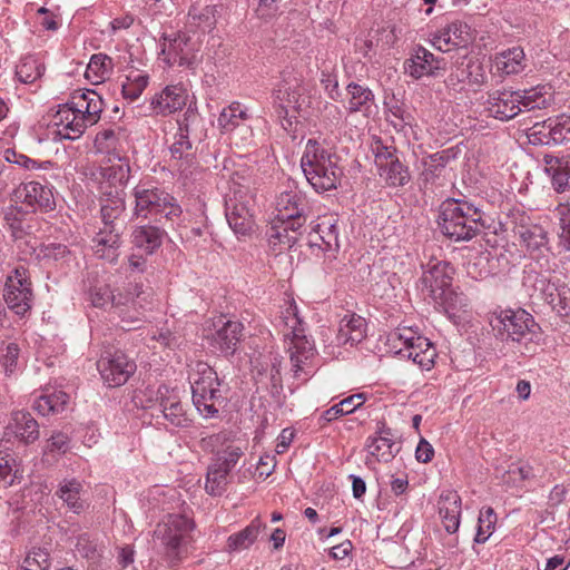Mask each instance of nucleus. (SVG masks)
Here are the masks:
<instances>
[{
    "instance_id": "f257e3e1",
    "label": "nucleus",
    "mask_w": 570,
    "mask_h": 570,
    "mask_svg": "<svg viewBox=\"0 0 570 570\" xmlns=\"http://www.w3.org/2000/svg\"><path fill=\"white\" fill-rule=\"evenodd\" d=\"M484 212L475 204L459 198H448L441 205L439 226L448 238L468 242L487 227Z\"/></svg>"
},
{
    "instance_id": "f03ea898",
    "label": "nucleus",
    "mask_w": 570,
    "mask_h": 570,
    "mask_svg": "<svg viewBox=\"0 0 570 570\" xmlns=\"http://www.w3.org/2000/svg\"><path fill=\"white\" fill-rule=\"evenodd\" d=\"M340 157L324 148L316 139H308L301 158L305 178L317 191L336 189L343 176Z\"/></svg>"
},
{
    "instance_id": "7ed1b4c3",
    "label": "nucleus",
    "mask_w": 570,
    "mask_h": 570,
    "mask_svg": "<svg viewBox=\"0 0 570 570\" xmlns=\"http://www.w3.org/2000/svg\"><path fill=\"white\" fill-rule=\"evenodd\" d=\"M552 102V96L544 87L524 90H495L489 94L488 111L500 120H510L522 111L546 109Z\"/></svg>"
},
{
    "instance_id": "20e7f679",
    "label": "nucleus",
    "mask_w": 570,
    "mask_h": 570,
    "mask_svg": "<svg viewBox=\"0 0 570 570\" xmlns=\"http://www.w3.org/2000/svg\"><path fill=\"white\" fill-rule=\"evenodd\" d=\"M490 325L501 341L523 345L524 351H520L522 354L535 352L541 336L540 326L527 311H501L492 316Z\"/></svg>"
},
{
    "instance_id": "39448f33",
    "label": "nucleus",
    "mask_w": 570,
    "mask_h": 570,
    "mask_svg": "<svg viewBox=\"0 0 570 570\" xmlns=\"http://www.w3.org/2000/svg\"><path fill=\"white\" fill-rule=\"evenodd\" d=\"M194 522L181 514H170L158 523L154 534L164 549V557L170 567H176L193 548Z\"/></svg>"
},
{
    "instance_id": "423d86ee",
    "label": "nucleus",
    "mask_w": 570,
    "mask_h": 570,
    "mask_svg": "<svg viewBox=\"0 0 570 570\" xmlns=\"http://www.w3.org/2000/svg\"><path fill=\"white\" fill-rule=\"evenodd\" d=\"M132 196L135 198L134 216L136 217L155 222H160L164 217L174 222L183 214L176 198L163 188L138 184L132 190Z\"/></svg>"
},
{
    "instance_id": "0eeeda50",
    "label": "nucleus",
    "mask_w": 570,
    "mask_h": 570,
    "mask_svg": "<svg viewBox=\"0 0 570 570\" xmlns=\"http://www.w3.org/2000/svg\"><path fill=\"white\" fill-rule=\"evenodd\" d=\"M196 375L191 382L193 403L204 417H216L219 407L224 406V382L218 377L216 371L207 363L196 364Z\"/></svg>"
},
{
    "instance_id": "6e6552de",
    "label": "nucleus",
    "mask_w": 570,
    "mask_h": 570,
    "mask_svg": "<svg viewBox=\"0 0 570 570\" xmlns=\"http://www.w3.org/2000/svg\"><path fill=\"white\" fill-rule=\"evenodd\" d=\"M453 273L454 268L450 263L438 261L435 263H429L421 277L423 288H425L429 295L436 303L441 304L446 312L456 311L463 305V301L465 299L462 294H458L451 288Z\"/></svg>"
},
{
    "instance_id": "1a4fd4ad",
    "label": "nucleus",
    "mask_w": 570,
    "mask_h": 570,
    "mask_svg": "<svg viewBox=\"0 0 570 570\" xmlns=\"http://www.w3.org/2000/svg\"><path fill=\"white\" fill-rule=\"evenodd\" d=\"M148 294L141 283L129 284L122 291H118L114 314L119 318V324L125 331L140 328L145 322V305Z\"/></svg>"
},
{
    "instance_id": "9d476101",
    "label": "nucleus",
    "mask_w": 570,
    "mask_h": 570,
    "mask_svg": "<svg viewBox=\"0 0 570 570\" xmlns=\"http://www.w3.org/2000/svg\"><path fill=\"white\" fill-rule=\"evenodd\" d=\"M281 321L288 331L284 333V336L291 337L288 352L293 368L297 374L303 371V364L314 356V342L304 334L303 323L295 304H289L282 313Z\"/></svg>"
},
{
    "instance_id": "9b49d317",
    "label": "nucleus",
    "mask_w": 570,
    "mask_h": 570,
    "mask_svg": "<svg viewBox=\"0 0 570 570\" xmlns=\"http://www.w3.org/2000/svg\"><path fill=\"white\" fill-rule=\"evenodd\" d=\"M243 454L239 446L232 444L226 445L223 451H217L206 473L205 491L209 495L219 497L226 491L228 475Z\"/></svg>"
},
{
    "instance_id": "f8f14e48",
    "label": "nucleus",
    "mask_w": 570,
    "mask_h": 570,
    "mask_svg": "<svg viewBox=\"0 0 570 570\" xmlns=\"http://www.w3.org/2000/svg\"><path fill=\"white\" fill-rule=\"evenodd\" d=\"M101 379L109 387L124 385L136 372L137 365L122 351L105 350L97 362Z\"/></svg>"
},
{
    "instance_id": "ddd939ff",
    "label": "nucleus",
    "mask_w": 570,
    "mask_h": 570,
    "mask_svg": "<svg viewBox=\"0 0 570 570\" xmlns=\"http://www.w3.org/2000/svg\"><path fill=\"white\" fill-rule=\"evenodd\" d=\"M136 403L145 409H157L159 413L174 426L187 428L191 420L188 417L183 404L176 394L169 393L167 386L163 385L156 392L155 402L151 399L142 400L138 395L135 396Z\"/></svg>"
},
{
    "instance_id": "4468645a",
    "label": "nucleus",
    "mask_w": 570,
    "mask_h": 570,
    "mask_svg": "<svg viewBox=\"0 0 570 570\" xmlns=\"http://www.w3.org/2000/svg\"><path fill=\"white\" fill-rule=\"evenodd\" d=\"M11 200L14 205L22 206L32 213H36L38 209L51 210L56 205L52 190L48 186L35 180L19 185L13 190Z\"/></svg>"
},
{
    "instance_id": "2eb2a0df",
    "label": "nucleus",
    "mask_w": 570,
    "mask_h": 570,
    "mask_svg": "<svg viewBox=\"0 0 570 570\" xmlns=\"http://www.w3.org/2000/svg\"><path fill=\"white\" fill-rule=\"evenodd\" d=\"M3 298L18 315H23L31 307L32 291L26 268L18 267L8 276Z\"/></svg>"
},
{
    "instance_id": "dca6fc26",
    "label": "nucleus",
    "mask_w": 570,
    "mask_h": 570,
    "mask_svg": "<svg viewBox=\"0 0 570 570\" xmlns=\"http://www.w3.org/2000/svg\"><path fill=\"white\" fill-rule=\"evenodd\" d=\"M445 69V59L434 56L422 46H417L411 57L404 61L405 73L414 79H421L424 76L438 77Z\"/></svg>"
},
{
    "instance_id": "f3484780",
    "label": "nucleus",
    "mask_w": 570,
    "mask_h": 570,
    "mask_svg": "<svg viewBox=\"0 0 570 570\" xmlns=\"http://www.w3.org/2000/svg\"><path fill=\"white\" fill-rule=\"evenodd\" d=\"M243 197L235 194L225 203V215L229 227L238 237L249 236L254 232L255 220L254 213L250 207V199H242Z\"/></svg>"
},
{
    "instance_id": "a211bd4d",
    "label": "nucleus",
    "mask_w": 570,
    "mask_h": 570,
    "mask_svg": "<svg viewBox=\"0 0 570 570\" xmlns=\"http://www.w3.org/2000/svg\"><path fill=\"white\" fill-rule=\"evenodd\" d=\"M513 233L531 254L542 248H548V230L542 225L533 223L530 217L524 214L514 217Z\"/></svg>"
},
{
    "instance_id": "6ab92c4d",
    "label": "nucleus",
    "mask_w": 570,
    "mask_h": 570,
    "mask_svg": "<svg viewBox=\"0 0 570 570\" xmlns=\"http://www.w3.org/2000/svg\"><path fill=\"white\" fill-rule=\"evenodd\" d=\"M307 209V200L299 190H285L276 198L275 217L278 220H297L304 226Z\"/></svg>"
},
{
    "instance_id": "aec40b11",
    "label": "nucleus",
    "mask_w": 570,
    "mask_h": 570,
    "mask_svg": "<svg viewBox=\"0 0 570 570\" xmlns=\"http://www.w3.org/2000/svg\"><path fill=\"white\" fill-rule=\"evenodd\" d=\"M125 228L121 226H102L92 237V249L98 258L109 263L117 262L122 244L121 235Z\"/></svg>"
},
{
    "instance_id": "412c9836",
    "label": "nucleus",
    "mask_w": 570,
    "mask_h": 570,
    "mask_svg": "<svg viewBox=\"0 0 570 570\" xmlns=\"http://www.w3.org/2000/svg\"><path fill=\"white\" fill-rule=\"evenodd\" d=\"M301 85L297 78L283 77L282 81L274 89L272 98L273 106L279 118H286L288 109L298 110L301 108Z\"/></svg>"
},
{
    "instance_id": "4be33fe9",
    "label": "nucleus",
    "mask_w": 570,
    "mask_h": 570,
    "mask_svg": "<svg viewBox=\"0 0 570 570\" xmlns=\"http://www.w3.org/2000/svg\"><path fill=\"white\" fill-rule=\"evenodd\" d=\"M304 226L297 220L274 219L266 230L269 247L273 250L291 248L303 233Z\"/></svg>"
},
{
    "instance_id": "5701e85b",
    "label": "nucleus",
    "mask_w": 570,
    "mask_h": 570,
    "mask_svg": "<svg viewBox=\"0 0 570 570\" xmlns=\"http://www.w3.org/2000/svg\"><path fill=\"white\" fill-rule=\"evenodd\" d=\"M215 326L217 330L213 335V345L225 355H234L244 337L243 323L219 317Z\"/></svg>"
},
{
    "instance_id": "b1692460",
    "label": "nucleus",
    "mask_w": 570,
    "mask_h": 570,
    "mask_svg": "<svg viewBox=\"0 0 570 570\" xmlns=\"http://www.w3.org/2000/svg\"><path fill=\"white\" fill-rule=\"evenodd\" d=\"M53 124L57 126V136L60 139L76 140L80 138L88 125L83 120V116H78L68 106L59 105L58 110L53 115Z\"/></svg>"
},
{
    "instance_id": "393cba45",
    "label": "nucleus",
    "mask_w": 570,
    "mask_h": 570,
    "mask_svg": "<svg viewBox=\"0 0 570 570\" xmlns=\"http://www.w3.org/2000/svg\"><path fill=\"white\" fill-rule=\"evenodd\" d=\"M4 219L10 228L11 236L16 240L35 234L39 228L35 213L19 205L10 206L6 212Z\"/></svg>"
},
{
    "instance_id": "a878e982",
    "label": "nucleus",
    "mask_w": 570,
    "mask_h": 570,
    "mask_svg": "<svg viewBox=\"0 0 570 570\" xmlns=\"http://www.w3.org/2000/svg\"><path fill=\"white\" fill-rule=\"evenodd\" d=\"M161 53L166 55L168 65H178L180 67H190L193 65L191 49L189 48V37L185 33L163 36Z\"/></svg>"
},
{
    "instance_id": "bb28decb",
    "label": "nucleus",
    "mask_w": 570,
    "mask_h": 570,
    "mask_svg": "<svg viewBox=\"0 0 570 570\" xmlns=\"http://www.w3.org/2000/svg\"><path fill=\"white\" fill-rule=\"evenodd\" d=\"M187 90L183 86H167L153 98L151 108L157 115H170L181 110L187 104Z\"/></svg>"
},
{
    "instance_id": "cd10ccee",
    "label": "nucleus",
    "mask_w": 570,
    "mask_h": 570,
    "mask_svg": "<svg viewBox=\"0 0 570 570\" xmlns=\"http://www.w3.org/2000/svg\"><path fill=\"white\" fill-rule=\"evenodd\" d=\"M126 202L122 190L105 191L100 200L101 220L105 226L125 228Z\"/></svg>"
},
{
    "instance_id": "c85d7f7f",
    "label": "nucleus",
    "mask_w": 570,
    "mask_h": 570,
    "mask_svg": "<svg viewBox=\"0 0 570 570\" xmlns=\"http://www.w3.org/2000/svg\"><path fill=\"white\" fill-rule=\"evenodd\" d=\"M543 163L553 190L558 194L570 190V156L544 155Z\"/></svg>"
},
{
    "instance_id": "c756f323",
    "label": "nucleus",
    "mask_w": 570,
    "mask_h": 570,
    "mask_svg": "<svg viewBox=\"0 0 570 570\" xmlns=\"http://www.w3.org/2000/svg\"><path fill=\"white\" fill-rule=\"evenodd\" d=\"M165 230L158 226L144 224L134 226L130 243L146 255L154 254L163 244Z\"/></svg>"
},
{
    "instance_id": "7c9ffc66",
    "label": "nucleus",
    "mask_w": 570,
    "mask_h": 570,
    "mask_svg": "<svg viewBox=\"0 0 570 570\" xmlns=\"http://www.w3.org/2000/svg\"><path fill=\"white\" fill-rule=\"evenodd\" d=\"M396 353L402 357L412 360L413 363L417 364L422 370H430L436 356L435 348L432 346L431 342L422 336H416L413 343L405 347H400Z\"/></svg>"
},
{
    "instance_id": "2f4dec72",
    "label": "nucleus",
    "mask_w": 570,
    "mask_h": 570,
    "mask_svg": "<svg viewBox=\"0 0 570 570\" xmlns=\"http://www.w3.org/2000/svg\"><path fill=\"white\" fill-rule=\"evenodd\" d=\"M468 24L462 22H452L446 28L433 35L432 46L442 51L449 52L453 47H459L468 42Z\"/></svg>"
},
{
    "instance_id": "473e14b6",
    "label": "nucleus",
    "mask_w": 570,
    "mask_h": 570,
    "mask_svg": "<svg viewBox=\"0 0 570 570\" xmlns=\"http://www.w3.org/2000/svg\"><path fill=\"white\" fill-rule=\"evenodd\" d=\"M439 513L446 532H456L460 525L461 498L455 491H448L441 494Z\"/></svg>"
},
{
    "instance_id": "72a5a7b5",
    "label": "nucleus",
    "mask_w": 570,
    "mask_h": 570,
    "mask_svg": "<svg viewBox=\"0 0 570 570\" xmlns=\"http://www.w3.org/2000/svg\"><path fill=\"white\" fill-rule=\"evenodd\" d=\"M10 429L16 438L26 444L36 442L40 436L39 423L29 412H14L12 414Z\"/></svg>"
},
{
    "instance_id": "f704fd0d",
    "label": "nucleus",
    "mask_w": 570,
    "mask_h": 570,
    "mask_svg": "<svg viewBox=\"0 0 570 570\" xmlns=\"http://www.w3.org/2000/svg\"><path fill=\"white\" fill-rule=\"evenodd\" d=\"M494 63L502 75H517L527 67L525 53L521 47L509 48L495 55Z\"/></svg>"
},
{
    "instance_id": "c9c22d12",
    "label": "nucleus",
    "mask_w": 570,
    "mask_h": 570,
    "mask_svg": "<svg viewBox=\"0 0 570 570\" xmlns=\"http://www.w3.org/2000/svg\"><path fill=\"white\" fill-rule=\"evenodd\" d=\"M82 491V484L77 479H65L59 483L56 495L70 511L80 514L86 508V502L81 499Z\"/></svg>"
},
{
    "instance_id": "e433bc0d",
    "label": "nucleus",
    "mask_w": 570,
    "mask_h": 570,
    "mask_svg": "<svg viewBox=\"0 0 570 570\" xmlns=\"http://www.w3.org/2000/svg\"><path fill=\"white\" fill-rule=\"evenodd\" d=\"M449 151L443 150L429 155L422 160L423 170L421 173L422 181L428 185H441L440 179L449 163Z\"/></svg>"
},
{
    "instance_id": "4c0bfd02",
    "label": "nucleus",
    "mask_w": 570,
    "mask_h": 570,
    "mask_svg": "<svg viewBox=\"0 0 570 570\" xmlns=\"http://www.w3.org/2000/svg\"><path fill=\"white\" fill-rule=\"evenodd\" d=\"M247 119L248 115L244 107L239 102H233L220 112L218 126L226 132L240 129L244 130L245 134L252 135L250 128L244 124Z\"/></svg>"
},
{
    "instance_id": "58836bf2",
    "label": "nucleus",
    "mask_w": 570,
    "mask_h": 570,
    "mask_svg": "<svg viewBox=\"0 0 570 570\" xmlns=\"http://www.w3.org/2000/svg\"><path fill=\"white\" fill-rule=\"evenodd\" d=\"M265 528L266 524L262 522L259 517L254 518L245 529L228 537V551L248 549L256 541L261 530Z\"/></svg>"
},
{
    "instance_id": "ea45409f",
    "label": "nucleus",
    "mask_w": 570,
    "mask_h": 570,
    "mask_svg": "<svg viewBox=\"0 0 570 570\" xmlns=\"http://www.w3.org/2000/svg\"><path fill=\"white\" fill-rule=\"evenodd\" d=\"M315 233L322 244L312 240L314 245L321 246L323 250L334 253L338 252L340 240L336 218L333 216L323 217L322 220L316 225Z\"/></svg>"
},
{
    "instance_id": "a19ab883",
    "label": "nucleus",
    "mask_w": 570,
    "mask_h": 570,
    "mask_svg": "<svg viewBox=\"0 0 570 570\" xmlns=\"http://www.w3.org/2000/svg\"><path fill=\"white\" fill-rule=\"evenodd\" d=\"M365 336V321L361 316H344L340 322L337 341L342 344L354 345Z\"/></svg>"
},
{
    "instance_id": "79ce46f5",
    "label": "nucleus",
    "mask_w": 570,
    "mask_h": 570,
    "mask_svg": "<svg viewBox=\"0 0 570 570\" xmlns=\"http://www.w3.org/2000/svg\"><path fill=\"white\" fill-rule=\"evenodd\" d=\"M379 176L389 187L397 188L407 185L411 180L409 167L400 158L387 163L377 169Z\"/></svg>"
},
{
    "instance_id": "37998d69",
    "label": "nucleus",
    "mask_w": 570,
    "mask_h": 570,
    "mask_svg": "<svg viewBox=\"0 0 570 570\" xmlns=\"http://www.w3.org/2000/svg\"><path fill=\"white\" fill-rule=\"evenodd\" d=\"M68 402L69 395L66 392L53 391L38 396L35 400L32 407L40 415L47 416L63 412Z\"/></svg>"
},
{
    "instance_id": "c03bdc74",
    "label": "nucleus",
    "mask_w": 570,
    "mask_h": 570,
    "mask_svg": "<svg viewBox=\"0 0 570 570\" xmlns=\"http://www.w3.org/2000/svg\"><path fill=\"white\" fill-rule=\"evenodd\" d=\"M371 455L377 461L389 462L399 452V448L391 438L390 431H381L379 436L368 438L366 444Z\"/></svg>"
},
{
    "instance_id": "a18cd8bd",
    "label": "nucleus",
    "mask_w": 570,
    "mask_h": 570,
    "mask_svg": "<svg viewBox=\"0 0 570 570\" xmlns=\"http://www.w3.org/2000/svg\"><path fill=\"white\" fill-rule=\"evenodd\" d=\"M554 213L558 218V246L570 253V202L559 203Z\"/></svg>"
},
{
    "instance_id": "49530a36",
    "label": "nucleus",
    "mask_w": 570,
    "mask_h": 570,
    "mask_svg": "<svg viewBox=\"0 0 570 570\" xmlns=\"http://www.w3.org/2000/svg\"><path fill=\"white\" fill-rule=\"evenodd\" d=\"M148 76L137 70H131L121 85V92L125 99L135 101L140 97L148 85Z\"/></svg>"
},
{
    "instance_id": "de8ad7c7",
    "label": "nucleus",
    "mask_w": 570,
    "mask_h": 570,
    "mask_svg": "<svg viewBox=\"0 0 570 570\" xmlns=\"http://www.w3.org/2000/svg\"><path fill=\"white\" fill-rule=\"evenodd\" d=\"M347 92L350 95L347 107L350 112H357L362 111L363 109H367L368 102L373 101L374 99L373 92L367 87L355 82H351L347 86Z\"/></svg>"
},
{
    "instance_id": "09e8293b",
    "label": "nucleus",
    "mask_w": 570,
    "mask_h": 570,
    "mask_svg": "<svg viewBox=\"0 0 570 570\" xmlns=\"http://www.w3.org/2000/svg\"><path fill=\"white\" fill-rule=\"evenodd\" d=\"M111 69V58L107 55L97 53L90 58L86 70V77L88 79H95L96 82H99L110 75Z\"/></svg>"
},
{
    "instance_id": "8fccbe9b",
    "label": "nucleus",
    "mask_w": 570,
    "mask_h": 570,
    "mask_svg": "<svg viewBox=\"0 0 570 570\" xmlns=\"http://www.w3.org/2000/svg\"><path fill=\"white\" fill-rule=\"evenodd\" d=\"M130 167L127 163L119 161L110 166L101 168L102 177L110 184L115 190H119L118 187H122L129 179Z\"/></svg>"
},
{
    "instance_id": "3c124183",
    "label": "nucleus",
    "mask_w": 570,
    "mask_h": 570,
    "mask_svg": "<svg viewBox=\"0 0 570 570\" xmlns=\"http://www.w3.org/2000/svg\"><path fill=\"white\" fill-rule=\"evenodd\" d=\"M551 119L535 122L533 126L527 129V137L532 145H554L552 137Z\"/></svg>"
},
{
    "instance_id": "603ef678",
    "label": "nucleus",
    "mask_w": 570,
    "mask_h": 570,
    "mask_svg": "<svg viewBox=\"0 0 570 570\" xmlns=\"http://www.w3.org/2000/svg\"><path fill=\"white\" fill-rule=\"evenodd\" d=\"M43 72L45 67L33 58L23 59L16 70L18 79L23 83H33Z\"/></svg>"
},
{
    "instance_id": "864d4df0",
    "label": "nucleus",
    "mask_w": 570,
    "mask_h": 570,
    "mask_svg": "<svg viewBox=\"0 0 570 570\" xmlns=\"http://www.w3.org/2000/svg\"><path fill=\"white\" fill-rule=\"evenodd\" d=\"M497 522V514L490 507L484 508L480 511L478 519V531L474 538V542L484 543L491 535Z\"/></svg>"
},
{
    "instance_id": "5fc2aeb1",
    "label": "nucleus",
    "mask_w": 570,
    "mask_h": 570,
    "mask_svg": "<svg viewBox=\"0 0 570 570\" xmlns=\"http://www.w3.org/2000/svg\"><path fill=\"white\" fill-rule=\"evenodd\" d=\"M117 296L118 292L115 293L108 285H96L89 291V299L91 304L99 308H105L110 305L114 311Z\"/></svg>"
},
{
    "instance_id": "6e6d98bb",
    "label": "nucleus",
    "mask_w": 570,
    "mask_h": 570,
    "mask_svg": "<svg viewBox=\"0 0 570 570\" xmlns=\"http://www.w3.org/2000/svg\"><path fill=\"white\" fill-rule=\"evenodd\" d=\"M50 554L47 549L33 548L24 558L21 570H49Z\"/></svg>"
},
{
    "instance_id": "4d7b16f0",
    "label": "nucleus",
    "mask_w": 570,
    "mask_h": 570,
    "mask_svg": "<svg viewBox=\"0 0 570 570\" xmlns=\"http://www.w3.org/2000/svg\"><path fill=\"white\" fill-rule=\"evenodd\" d=\"M483 67L478 59H469L466 63H461L456 69V79L459 82L465 79L472 83H480L483 80Z\"/></svg>"
},
{
    "instance_id": "13d9d810",
    "label": "nucleus",
    "mask_w": 570,
    "mask_h": 570,
    "mask_svg": "<svg viewBox=\"0 0 570 570\" xmlns=\"http://www.w3.org/2000/svg\"><path fill=\"white\" fill-rule=\"evenodd\" d=\"M372 151L374 154V163L379 169L383 165L393 161L399 157L397 149L393 145H385L381 139H376L372 145Z\"/></svg>"
},
{
    "instance_id": "bf43d9fd",
    "label": "nucleus",
    "mask_w": 570,
    "mask_h": 570,
    "mask_svg": "<svg viewBox=\"0 0 570 570\" xmlns=\"http://www.w3.org/2000/svg\"><path fill=\"white\" fill-rule=\"evenodd\" d=\"M19 352L20 350L16 343H9L0 351V365L7 376L17 371Z\"/></svg>"
},
{
    "instance_id": "052dcab7",
    "label": "nucleus",
    "mask_w": 570,
    "mask_h": 570,
    "mask_svg": "<svg viewBox=\"0 0 570 570\" xmlns=\"http://www.w3.org/2000/svg\"><path fill=\"white\" fill-rule=\"evenodd\" d=\"M550 119L552 124V137L554 139V145H561L566 141H570V117L562 115Z\"/></svg>"
},
{
    "instance_id": "680f3d73",
    "label": "nucleus",
    "mask_w": 570,
    "mask_h": 570,
    "mask_svg": "<svg viewBox=\"0 0 570 570\" xmlns=\"http://www.w3.org/2000/svg\"><path fill=\"white\" fill-rule=\"evenodd\" d=\"M70 254L71 252L67 245L60 243H50L43 245L40 248L39 256L47 261L65 262L70 256Z\"/></svg>"
},
{
    "instance_id": "e2e57ef3",
    "label": "nucleus",
    "mask_w": 570,
    "mask_h": 570,
    "mask_svg": "<svg viewBox=\"0 0 570 570\" xmlns=\"http://www.w3.org/2000/svg\"><path fill=\"white\" fill-rule=\"evenodd\" d=\"M86 106H88V111L87 116L85 117V121L89 127L99 121L100 114L104 109V100L95 90H90L89 99L86 102Z\"/></svg>"
},
{
    "instance_id": "0e129e2a",
    "label": "nucleus",
    "mask_w": 570,
    "mask_h": 570,
    "mask_svg": "<svg viewBox=\"0 0 570 570\" xmlns=\"http://www.w3.org/2000/svg\"><path fill=\"white\" fill-rule=\"evenodd\" d=\"M387 120L397 131H402L406 126H411L413 117L402 106L395 105L389 109Z\"/></svg>"
},
{
    "instance_id": "69168bd1",
    "label": "nucleus",
    "mask_w": 570,
    "mask_h": 570,
    "mask_svg": "<svg viewBox=\"0 0 570 570\" xmlns=\"http://www.w3.org/2000/svg\"><path fill=\"white\" fill-rule=\"evenodd\" d=\"M191 148L189 135L177 132L175 141L170 146V154L175 159L188 158L191 155Z\"/></svg>"
},
{
    "instance_id": "338daca9",
    "label": "nucleus",
    "mask_w": 570,
    "mask_h": 570,
    "mask_svg": "<svg viewBox=\"0 0 570 570\" xmlns=\"http://www.w3.org/2000/svg\"><path fill=\"white\" fill-rule=\"evenodd\" d=\"M89 92L90 89L76 90L65 105L71 108L75 114H78V116H83L85 118L88 111V106H86V102L89 99Z\"/></svg>"
},
{
    "instance_id": "774afa93",
    "label": "nucleus",
    "mask_w": 570,
    "mask_h": 570,
    "mask_svg": "<svg viewBox=\"0 0 570 570\" xmlns=\"http://www.w3.org/2000/svg\"><path fill=\"white\" fill-rule=\"evenodd\" d=\"M197 122H199V115L195 108L189 106L183 115V118L178 120V132L190 135Z\"/></svg>"
}]
</instances>
